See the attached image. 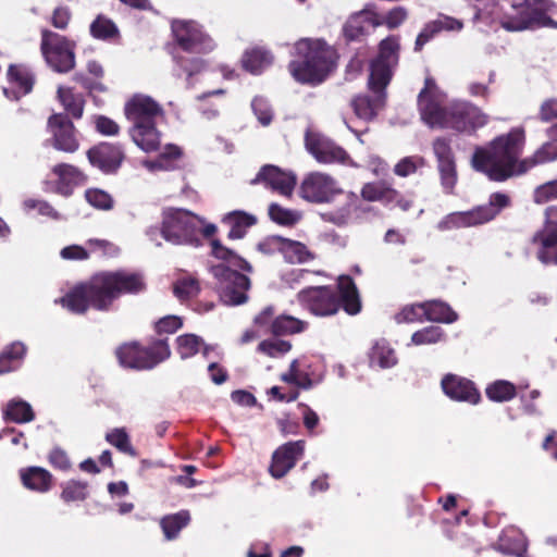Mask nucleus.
I'll return each mask as SVG.
<instances>
[{"instance_id":"obj_1","label":"nucleus","mask_w":557,"mask_h":557,"mask_svg":"<svg viewBox=\"0 0 557 557\" xmlns=\"http://www.w3.org/2000/svg\"><path fill=\"white\" fill-rule=\"evenodd\" d=\"M524 143L522 131H511L495 138L488 147H476L471 158L474 171L503 182L525 173L534 165L557 160V139L543 144L531 158L520 160Z\"/></svg>"},{"instance_id":"obj_2","label":"nucleus","mask_w":557,"mask_h":557,"mask_svg":"<svg viewBox=\"0 0 557 557\" xmlns=\"http://www.w3.org/2000/svg\"><path fill=\"white\" fill-rule=\"evenodd\" d=\"M445 95L438 89L431 76L424 79V87L418 96V108L422 121L430 127L451 128L460 133L472 134L486 125L488 116L469 101L444 107Z\"/></svg>"},{"instance_id":"obj_3","label":"nucleus","mask_w":557,"mask_h":557,"mask_svg":"<svg viewBox=\"0 0 557 557\" xmlns=\"http://www.w3.org/2000/svg\"><path fill=\"white\" fill-rule=\"evenodd\" d=\"M144 288L139 274L125 271L99 273L89 284L72 288V311L84 312L88 308L107 310L122 293H138Z\"/></svg>"},{"instance_id":"obj_4","label":"nucleus","mask_w":557,"mask_h":557,"mask_svg":"<svg viewBox=\"0 0 557 557\" xmlns=\"http://www.w3.org/2000/svg\"><path fill=\"white\" fill-rule=\"evenodd\" d=\"M399 38L388 36L379 45V54L370 64L369 87L376 94L374 99L368 96L356 97L351 104L357 116L371 120L384 104V90L389 84L399 59Z\"/></svg>"},{"instance_id":"obj_5","label":"nucleus","mask_w":557,"mask_h":557,"mask_svg":"<svg viewBox=\"0 0 557 557\" xmlns=\"http://www.w3.org/2000/svg\"><path fill=\"white\" fill-rule=\"evenodd\" d=\"M212 253L222 262L212 264L209 271L216 280L215 287L221 300L226 305L237 306L247 301V290L250 287L248 276L238 270L251 271V265L242 257L221 245L216 239L212 240Z\"/></svg>"},{"instance_id":"obj_6","label":"nucleus","mask_w":557,"mask_h":557,"mask_svg":"<svg viewBox=\"0 0 557 557\" xmlns=\"http://www.w3.org/2000/svg\"><path fill=\"white\" fill-rule=\"evenodd\" d=\"M336 65V52L325 41L300 39L295 44V59L288 70L294 79L317 86L325 81Z\"/></svg>"},{"instance_id":"obj_7","label":"nucleus","mask_w":557,"mask_h":557,"mask_svg":"<svg viewBox=\"0 0 557 557\" xmlns=\"http://www.w3.org/2000/svg\"><path fill=\"white\" fill-rule=\"evenodd\" d=\"M337 288L339 297L330 286L307 287L297 294V299L304 308L319 317L335 314L341 306L348 314L360 312V297L352 278L347 275L341 276Z\"/></svg>"},{"instance_id":"obj_8","label":"nucleus","mask_w":557,"mask_h":557,"mask_svg":"<svg viewBox=\"0 0 557 557\" xmlns=\"http://www.w3.org/2000/svg\"><path fill=\"white\" fill-rule=\"evenodd\" d=\"M125 116L132 123L128 133L132 140L146 152L160 146L157 120L163 115L162 107L151 97L135 95L125 103Z\"/></svg>"},{"instance_id":"obj_9","label":"nucleus","mask_w":557,"mask_h":557,"mask_svg":"<svg viewBox=\"0 0 557 557\" xmlns=\"http://www.w3.org/2000/svg\"><path fill=\"white\" fill-rule=\"evenodd\" d=\"M511 206L507 194L493 193L488 202L478 206L469 211L453 212L445 215L436 225L438 231H450L463 227L478 226L495 219L502 210Z\"/></svg>"},{"instance_id":"obj_10","label":"nucleus","mask_w":557,"mask_h":557,"mask_svg":"<svg viewBox=\"0 0 557 557\" xmlns=\"http://www.w3.org/2000/svg\"><path fill=\"white\" fill-rule=\"evenodd\" d=\"M202 219L193 212L171 208L163 212V221L161 235L173 245H191L200 244V228Z\"/></svg>"},{"instance_id":"obj_11","label":"nucleus","mask_w":557,"mask_h":557,"mask_svg":"<svg viewBox=\"0 0 557 557\" xmlns=\"http://www.w3.org/2000/svg\"><path fill=\"white\" fill-rule=\"evenodd\" d=\"M344 191L338 182L322 172H311L300 185V196L311 203H329Z\"/></svg>"},{"instance_id":"obj_12","label":"nucleus","mask_w":557,"mask_h":557,"mask_svg":"<svg viewBox=\"0 0 557 557\" xmlns=\"http://www.w3.org/2000/svg\"><path fill=\"white\" fill-rule=\"evenodd\" d=\"M172 32L180 48L186 52L207 53L214 49V40L195 21H174Z\"/></svg>"},{"instance_id":"obj_13","label":"nucleus","mask_w":557,"mask_h":557,"mask_svg":"<svg viewBox=\"0 0 557 557\" xmlns=\"http://www.w3.org/2000/svg\"><path fill=\"white\" fill-rule=\"evenodd\" d=\"M41 53L47 64L55 72L70 71V40L49 29L41 30Z\"/></svg>"},{"instance_id":"obj_14","label":"nucleus","mask_w":557,"mask_h":557,"mask_svg":"<svg viewBox=\"0 0 557 557\" xmlns=\"http://www.w3.org/2000/svg\"><path fill=\"white\" fill-rule=\"evenodd\" d=\"M58 99L65 113H53L47 122V132L51 134V143L58 150L70 151V87L59 86Z\"/></svg>"},{"instance_id":"obj_15","label":"nucleus","mask_w":557,"mask_h":557,"mask_svg":"<svg viewBox=\"0 0 557 557\" xmlns=\"http://www.w3.org/2000/svg\"><path fill=\"white\" fill-rule=\"evenodd\" d=\"M305 144L307 150L321 163H344L348 159L342 147L320 134L307 132Z\"/></svg>"},{"instance_id":"obj_16","label":"nucleus","mask_w":557,"mask_h":557,"mask_svg":"<svg viewBox=\"0 0 557 557\" xmlns=\"http://www.w3.org/2000/svg\"><path fill=\"white\" fill-rule=\"evenodd\" d=\"M545 218L544 228L535 233L533 242L541 244L537 258L542 263L557 264V255L553 257L547 250L548 248L557 245V206L547 207L545 210Z\"/></svg>"},{"instance_id":"obj_17","label":"nucleus","mask_w":557,"mask_h":557,"mask_svg":"<svg viewBox=\"0 0 557 557\" xmlns=\"http://www.w3.org/2000/svg\"><path fill=\"white\" fill-rule=\"evenodd\" d=\"M304 450L305 441L288 442L278 447L272 456V463L270 466L272 476L275 479L283 478L295 467Z\"/></svg>"},{"instance_id":"obj_18","label":"nucleus","mask_w":557,"mask_h":557,"mask_svg":"<svg viewBox=\"0 0 557 557\" xmlns=\"http://www.w3.org/2000/svg\"><path fill=\"white\" fill-rule=\"evenodd\" d=\"M88 159L92 165L99 168L102 172L113 173L121 166L124 153L117 145L101 143L88 151Z\"/></svg>"},{"instance_id":"obj_19","label":"nucleus","mask_w":557,"mask_h":557,"mask_svg":"<svg viewBox=\"0 0 557 557\" xmlns=\"http://www.w3.org/2000/svg\"><path fill=\"white\" fill-rule=\"evenodd\" d=\"M257 183H263L283 196H290L296 185V176L281 171L277 166L264 165L251 181V184Z\"/></svg>"},{"instance_id":"obj_20","label":"nucleus","mask_w":557,"mask_h":557,"mask_svg":"<svg viewBox=\"0 0 557 557\" xmlns=\"http://www.w3.org/2000/svg\"><path fill=\"white\" fill-rule=\"evenodd\" d=\"M442 388L449 398L455 400L471 404H478L480 400V393L473 383L454 374H448L442 380Z\"/></svg>"},{"instance_id":"obj_21","label":"nucleus","mask_w":557,"mask_h":557,"mask_svg":"<svg viewBox=\"0 0 557 557\" xmlns=\"http://www.w3.org/2000/svg\"><path fill=\"white\" fill-rule=\"evenodd\" d=\"M8 77L13 84L11 88H3V94L8 99L18 100L22 96L29 94L35 83L34 73L22 65H10Z\"/></svg>"},{"instance_id":"obj_22","label":"nucleus","mask_w":557,"mask_h":557,"mask_svg":"<svg viewBox=\"0 0 557 557\" xmlns=\"http://www.w3.org/2000/svg\"><path fill=\"white\" fill-rule=\"evenodd\" d=\"M20 478L24 487L34 492L45 493L51 487L52 475L41 467L23 468L20 470Z\"/></svg>"},{"instance_id":"obj_23","label":"nucleus","mask_w":557,"mask_h":557,"mask_svg":"<svg viewBox=\"0 0 557 557\" xmlns=\"http://www.w3.org/2000/svg\"><path fill=\"white\" fill-rule=\"evenodd\" d=\"M116 357L120 364L124 368L135 370L151 369V363L147 361L145 349L138 347L136 344L122 345L116 349Z\"/></svg>"},{"instance_id":"obj_24","label":"nucleus","mask_w":557,"mask_h":557,"mask_svg":"<svg viewBox=\"0 0 557 557\" xmlns=\"http://www.w3.org/2000/svg\"><path fill=\"white\" fill-rule=\"evenodd\" d=\"M5 422L28 423L35 419V412L29 403L22 398H12L2 408Z\"/></svg>"},{"instance_id":"obj_25","label":"nucleus","mask_w":557,"mask_h":557,"mask_svg":"<svg viewBox=\"0 0 557 557\" xmlns=\"http://www.w3.org/2000/svg\"><path fill=\"white\" fill-rule=\"evenodd\" d=\"M44 190L62 196L70 195V164L61 163L53 168L51 176L44 182Z\"/></svg>"},{"instance_id":"obj_26","label":"nucleus","mask_w":557,"mask_h":557,"mask_svg":"<svg viewBox=\"0 0 557 557\" xmlns=\"http://www.w3.org/2000/svg\"><path fill=\"white\" fill-rule=\"evenodd\" d=\"M257 219L255 215L244 211H233L223 219V223L230 227L228 238L231 239L243 238L247 230L255 225Z\"/></svg>"},{"instance_id":"obj_27","label":"nucleus","mask_w":557,"mask_h":557,"mask_svg":"<svg viewBox=\"0 0 557 557\" xmlns=\"http://www.w3.org/2000/svg\"><path fill=\"white\" fill-rule=\"evenodd\" d=\"M26 347L21 342H14L0 352V374L17 370L25 358Z\"/></svg>"},{"instance_id":"obj_28","label":"nucleus","mask_w":557,"mask_h":557,"mask_svg":"<svg viewBox=\"0 0 557 557\" xmlns=\"http://www.w3.org/2000/svg\"><path fill=\"white\" fill-rule=\"evenodd\" d=\"M358 202L359 198L357 195H345V201L338 209L324 212L321 216L324 221L331 222L337 226L347 225L352 218V213L358 207Z\"/></svg>"},{"instance_id":"obj_29","label":"nucleus","mask_w":557,"mask_h":557,"mask_svg":"<svg viewBox=\"0 0 557 557\" xmlns=\"http://www.w3.org/2000/svg\"><path fill=\"white\" fill-rule=\"evenodd\" d=\"M272 61L273 55L271 52L262 48L247 50L242 59L244 69L252 74L261 73Z\"/></svg>"},{"instance_id":"obj_30","label":"nucleus","mask_w":557,"mask_h":557,"mask_svg":"<svg viewBox=\"0 0 557 557\" xmlns=\"http://www.w3.org/2000/svg\"><path fill=\"white\" fill-rule=\"evenodd\" d=\"M308 323L293 315L281 314L271 322V332L274 335H293L304 332Z\"/></svg>"},{"instance_id":"obj_31","label":"nucleus","mask_w":557,"mask_h":557,"mask_svg":"<svg viewBox=\"0 0 557 557\" xmlns=\"http://www.w3.org/2000/svg\"><path fill=\"white\" fill-rule=\"evenodd\" d=\"M281 253L289 263H304L312 259L307 247L300 242L283 238Z\"/></svg>"},{"instance_id":"obj_32","label":"nucleus","mask_w":557,"mask_h":557,"mask_svg":"<svg viewBox=\"0 0 557 557\" xmlns=\"http://www.w3.org/2000/svg\"><path fill=\"white\" fill-rule=\"evenodd\" d=\"M425 311V319L430 321L453 323L457 320V313L443 301H426Z\"/></svg>"},{"instance_id":"obj_33","label":"nucleus","mask_w":557,"mask_h":557,"mask_svg":"<svg viewBox=\"0 0 557 557\" xmlns=\"http://www.w3.org/2000/svg\"><path fill=\"white\" fill-rule=\"evenodd\" d=\"M88 73L92 76V78H87L83 74H75L74 79L82 84V86L90 91L99 90L103 91L104 86L99 81L103 76V67L97 61H88L87 65Z\"/></svg>"},{"instance_id":"obj_34","label":"nucleus","mask_w":557,"mask_h":557,"mask_svg":"<svg viewBox=\"0 0 557 557\" xmlns=\"http://www.w3.org/2000/svg\"><path fill=\"white\" fill-rule=\"evenodd\" d=\"M367 23H370L367 12L361 11L351 15L343 28L345 38L349 41L358 40L364 35Z\"/></svg>"},{"instance_id":"obj_35","label":"nucleus","mask_w":557,"mask_h":557,"mask_svg":"<svg viewBox=\"0 0 557 557\" xmlns=\"http://www.w3.org/2000/svg\"><path fill=\"white\" fill-rule=\"evenodd\" d=\"M189 520V513L185 510L164 517L161 520V528L165 537L168 540L176 537L180 531L187 525Z\"/></svg>"},{"instance_id":"obj_36","label":"nucleus","mask_w":557,"mask_h":557,"mask_svg":"<svg viewBox=\"0 0 557 557\" xmlns=\"http://www.w3.org/2000/svg\"><path fill=\"white\" fill-rule=\"evenodd\" d=\"M372 364H376L382 369L391 368L396 364V356L394 350L385 342H377L370 355Z\"/></svg>"},{"instance_id":"obj_37","label":"nucleus","mask_w":557,"mask_h":557,"mask_svg":"<svg viewBox=\"0 0 557 557\" xmlns=\"http://www.w3.org/2000/svg\"><path fill=\"white\" fill-rule=\"evenodd\" d=\"M486 396L493 401H508L516 396V386L508 381L499 380L486 387Z\"/></svg>"},{"instance_id":"obj_38","label":"nucleus","mask_w":557,"mask_h":557,"mask_svg":"<svg viewBox=\"0 0 557 557\" xmlns=\"http://www.w3.org/2000/svg\"><path fill=\"white\" fill-rule=\"evenodd\" d=\"M90 33L97 39L108 40L117 36L119 29L112 20L103 15H99L91 23Z\"/></svg>"},{"instance_id":"obj_39","label":"nucleus","mask_w":557,"mask_h":557,"mask_svg":"<svg viewBox=\"0 0 557 557\" xmlns=\"http://www.w3.org/2000/svg\"><path fill=\"white\" fill-rule=\"evenodd\" d=\"M437 171L443 191L447 195L453 194L458 182L456 162L437 164Z\"/></svg>"},{"instance_id":"obj_40","label":"nucleus","mask_w":557,"mask_h":557,"mask_svg":"<svg viewBox=\"0 0 557 557\" xmlns=\"http://www.w3.org/2000/svg\"><path fill=\"white\" fill-rule=\"evenodd\" d=\"M177 352L182 359L195 356L202 346V339L194 334L181 335L176 339Z\"/></svg>"},{"instance_id":"obj_41","label":"nucleus","mask_w":557,"mask_h":557,"mask_svg":"<svg viewBox=\"0 0 557 557\" xmlns=\"http://www.w3.org/2000/svg\"><path fill=\"white\" fill-rule=\"evenodd\" d=\"M444 336L442 327L432 325L414 332L411 336V343L417 346L432 345L441 342Z\"/></svg>"},{"instance_id":"obj_42","label":"nucleus","mask_w":557,"mask_h":557,"mask_svg":"<svg viewBox=\"0 0 557 557\" xmlns=\"http://www.w3.org/2000/svg\"><path fill=\"white\" fill-rule=\"evenodd\" d=\"M173 292L182 300L195 297L200 292L199 282L193 276H183L174 283Z\"/></svg>"},{"instance_id":"obj_43","label":"nucleus","mask_w":557,"mask_h":557,"mask_svg":"<svg viewBox=\"0 0 557 557\" xmlns=\"http://www.w3.org/2000/svg\"><path fill=\"white\" fill-rule=\"evenodd\" d=\"M432 149L437 164L456 162L450 139L446 137L435 138L432 144Z\"/></svg>"},{"instance_id":"obj_44","label":"nucleus","mask_w":557,"mask_h":557,"mask_svg":"<svg viewBox=\"0 0 557 557\" xmlns=\"http://www.w3.org/2000/svg\"><path fill=\"white\" fill-rule=\"evenodd\" d=\"M173 59L176 63V66L183 73H186L188 79L193 75L200 73L206 67V63L201 58H197V57L187 58V57H184L181 54H174ZM188 84H190L189 81H188Z\"/></svg>"},{"instance_id":"obj_45","label":"nucleus","mask_w":557,"mask_h":557,"mask_svg":"<svg viewBox=\"0 0 557 557\" xmlns=\"http://www.w3.org/2000/svg\"><path fill=\"white\" fill-rule=\"evenodd\" d=\"M144 349L147 354L148 363H151V369L168 359L171 355L170 347L166 341L163 339L156 341L149 347Z\"/></svg>"},{"instance_id":"obj_46","label":"nucleus","mask_w":557,"mask_h":557,"mask_svg":"<svg viewBox=\"0 0 557 557\" xmlns=\"http://www.w3.org/2000/svg\"><path fill=\"white\" fill-rule=\"evenodd\" d=\"M271 220L282 225H293L300 220V213L294 210L285 209L276 203L269 207Z\"/></svg>"},{"instance_id":"obj_47","label":"nucleus","mask_w":557,"mask_h":557,"mask_svg":"<svg viewBox=\"0 0 557 557\" xmlns=\"http://www.w3.org/2000/svg\"><path fill=\"white\" fill-rule=\"evenodd\" d=\"M85 198L96 209L110 210L113 207V199L110 194L102 189L91 188L85 191Z\"/></svg>"},{"instance_id":"obj_48","label":"nucleus","mask_w":557,"mask_h":557,"mask_svg":"<svg viewBox=\"0 0 557 557\" xmlns=\"http://www.w3.org/2000/svg\"><path fill=\"white\" fill-rule=\"evenodd\" d=\"M425 302L405 306L400 312L395 315L397 323H411L421 321L425 318Z\"/></svg>"},{"instance_id":"obj_49","label":"nucleus","mask_w":557,"mask_h":557,"mask_svg":"<svg viewBox=\"0 0 557 557\" xmlns=\"http://www.w3.org/2000/svg\"><path fill=\"white\" fill-rule=\"evenodd\" d=\"M290 343L282 339H265L258 346L259 351L273 358L285 355L290 350Z\"/></svg>"},{"instance_id":"obj_50","label":"nucleus","mask_w":557,"mask_h":557,"mask_svg":"<svg viewBox=\"0 0 557 557\" xmlns=\"http://www.w3.org/2000/svg\"><path fill=\"white\" fill-rule=\"evenodd\" d=\"M107 441L115 446L120 451L135 456V450L131 445L128 435L122 429H115L106 435Z\"/></svg>"},{"instance_id":"obj_51","label":"nucleus","mask_w":557,"mask_h":557,"mask_svg":"<svg viewBox=\"0 0 557 557\" xmlns=\"http://www.w3.org/2000/svg\"><path fill=\"white\" fill-rule=\"evenodd\" d=\"M424 165V160L421 157H406L401 159L394 168L396 175L406 177L417 172V170Z\"/></svg>"},{"instance_id":"obj_52","label":"nucleus","mask_w":557,"mask_h":557,"mask_svg":"<svg viewBox=\"0 0 557 557\" xmlns=\"http://www.w3.org/2000/svg\"><path fill=\"white\" fill-rule=\"evenodd\" d=\"M48 461L50 466L57 470L66 471L70 469V457L65 449L54 446L49 455Z\"/></svg>"},{"instance_id":"obj_53","label":"nucleus","mask_w":557,"mask_h":557,"mask_svg":"<svg viewBox=\"0 0 557 557\" xmlns=\"http://www.w3.org/2000/svg\"><path fill=\"white\" fill-rule=\"evenodd\" d=\"M555 199H557V180L542 184L534 191L536 203H545Z\"/></svg>"},{"instance_id":"obj_54","label":"nucleus","mask_w":557,"mask_h":557,"mask_svg":"<svg viewBox=\"0 0 557 557\" xmlns=\"http://www.w3.org/2000/svg\"><path fill=\"white\" fill-rule=\"evenodd\" d=\"M251 108L262 125H269L272 121V110L268 101L262 97L253 98Z\"/></svg>"},{"instance_id":"obj_55","label":"nucleus","mask_w":557,"mask_h":557,"mask_svg":"<svg viewBox=\"0 0 557 557\" xmlns=\"http://www.w3.org/2000/svg\"><path fill=\"white\" fill-rule=\"evenodd\" d=\"M95 125L97 132L103 136H115L120 132V126L117 123L104 115L96 116Z\"/></svg>"},{"instance_id":"obj_56","label":"nucleus","mask_w":557,"mask_h":557,"mask_svg":"<svg viewBox=\"0 0 557 557\" xmlns=\"http://www.w3.org/2000/svg\"><path fill=\"white\" fill-rule=\"evenodd\" d=\"M183 325L182 319L177 315H166L160 319L156 324V330L159 334L175 333Z\"/></svg>"},{"instance_id":"obj_57","label":"nucleus","mask_w":557,"mask_h":557,"mask_svg":"<svg viewBox=\"0 0 557 557\" xmlns=\"http://www.w3.org/2000/svg\"><path fill=\"white\" fill-rule=\"evenodd\" d=\"M386 187L385 183H367L361 189V196L367 201H380Z\"/></svg>"},{"instance_id":"obj_58","label":"nucleus","mask_w":557,"mask_h":557,"mask_svg":"<svg viewBox=\"0 0 557 557\" xmlns=\"http://www.w3.org/2000/svg\"><path fill=\"white\" fill-rule=\"evenodd\" d=\"M23 205L26 211L37 209L38 213L41 215L58 219V212L47 201L26 199Z\"/></svg>"},{"instance_id":"obj_59","label":"nucleus","mask_w":557,"mask_h":557,"mask_svg":"<svg viewBox=\"0 0 557 557\" xmlns=\"http://www.w3.org/2000/svg\"><path fill=\"white\" fill-rule=\"evenodd\" d=\"M181 154L180 148L176 146H170L168 147V151L163 153L158 160L156 161H147L145 162V165L150 171L156 170H164L168 169V157L169 158H177Z\"/></svg>"},{"instance_id":"obj_60","label":"nucleus","mask_w":557,"mask_h":557,"mask_svg":"<svg viewBox=\"0 0 557 557\" xmlns=\"http://www.w3.org/2000/svg\"><path fill=\"white\" fill-rule=\"evenodd\" d=\"M437 33H440V30L437 28V24H435L434 21L426 23L423 29L417 36L414 50L420 51L423 46L429 42Z\"/></svg>"},{"instance_id":"obj_61","label":"nucleus","mask_w":557,"mask_h":557,"mask_svg":"<svg viewBox=\"0 0 557 557\" xmlns=\"http://www.w3.org/2000/svg\"><path fill=\"white\" fill-rule=\"evenodd\" d=\"M408 16V12L404 7H396L392 9L385 16L384 24L394 29L398 27Z\"/></svg>"},{"instance_id":"obj_62","label":"nucleus","mask_w":557,"mask_h":557,"mask_svg":"<svg viewBox=\"0 0 557 557\" xmlns=\"http://www.w3.org/2000/svg\"><path fill=\"white\" fill-rule=\"evenodd\" d=\"M283 238L281 236H269L258 244V249L267 255L281 252Z\"/></svg>"},{"instance_id":"obj_63","label":"nucleus","mask_w":557,"mask_h":557,"mask_svg":"<svg viewBox=\"0 0 557 557\" xmlns=\"http://www.w3.org/2000/svg\"><path fill=\"white\" fill-rule=\"evenodd\" d=\"M434 23L437 24L438 30H460L462 22L447 15H440Z\"/></svg>"},{"instance_id":"obj_64","label":"nucleus","mask_w":557,"mask_h":557,"mask_svg":"<svg viewBox=\"0 0 557 557\" xmlns=\"http://www.w3.org/2000/svg\"><path fill=\"white\" fill-rule=\"evenodd\" d=\"M540 117L545 122L557 119V99L546 100L542 103Z\"/></svg>"}]
</instances>
